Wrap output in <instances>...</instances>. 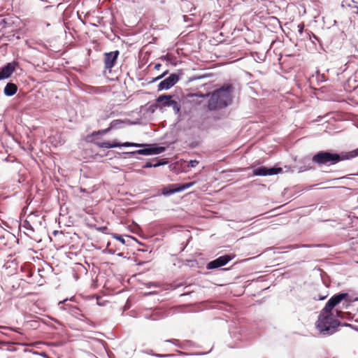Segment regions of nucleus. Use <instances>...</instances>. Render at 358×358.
<instances>
[{
  "mask_svg": "<svg viewBox=\"0 0 358 358\" xmlns=\"http://www.w3.org/2000/svg\"><path fill=\"white\" fill-rule=\"evenodd\" d=\"M348 296L347 293H340L333 296L321 310L316 322L317 329L324 335H331L337 331L341 322L337 317H343V312L334 310V308L339 304L342 300Z\"/></svg>",
  "mask_w": 358,
  "mask_h": 358,
  "instance_id": "nucleus-1",
  "label": "nucleus"
},
{
  "mask_svg": "<svg viewBox=\"0 0 358 358\" xmlns=\"http://www.w3.org/2000/svg\"><path fill=\"white\" fill-rule=\"evenodd\" d=\"M234 87L231 83H226L214 90L208 101L210 110H220L231 105L233 101Z\"/></svg>",
  "mask_w": 358,
  "mask_h": 358,
  "instance_id": "nucleus-2",
  "label": "nucleus"
},
{
  "mask_svg": "<svg viewBox=\"0 0 358 358\" xmlns=\"http://www.w3.org/2000/svg\"><path fill=\"white\" fill-rule=\"evenodd\" d=\"M343 159V156L341 157L338 154H332L325 151H320L313 157V162L318 165L334 164Z\"/></svg>",
  "mask_w": 358,
  "mask_h": 358,
  "instance_id": "nucleus-3",
  "label": "nucleus"
},
{
  "mask_svg": "<svg viewBox=\"0 0 358 358\" xmlns=\"http://www.w3.org/2000/svg\"><path fill=\"white\" fill-rule=\"evenodd\" d=\"M96 145L99 148H117V147H136V148H140L144 146L143 144L136 143H130V142H125L123 143H117V142H96Z\"/></svg>",
  "mask_w": 358,
  "mask_h": 358,
  "instance_id": "nucleus-4",
  "label": "nucleus"
},
{
  "mask_svg": "<svg viewBox=\"0 0 358 358\" xmlns=\"http://www.w3.org/2000/svg\"><path fill=\"white\" fill-rule=\"evenodd\" d=\"M166 148L162 146H157V145H151L150 148L138 150L134 152H127L128 154L131 155H157L164 152Z\"/></svg>",
  "mask_w": 358,
  "mask_h": 358,
  "instance_id": "nucleus-5",
  "label": "nucleus"
},
{
  "mask_svg": "<svg viewBox=\"0 0 358 358\" xmlns=\"http://www.w3.org/2000/svg\"><path fill=\"white\" fill-rule=\"evenodd\" d=\"M234 257V255H226L221 256L216 259L210 262L207 264L208 269H214L219 268L220 266L226 265L229 261H231Z\"/></svg>",
  "mask_w": 358,
  "mask_h": 358,
  "instance_id": "nucleus-6",
  "label": "nucleus"
},
{
  "mask_svg": "<svg viewBox=\"0 0 358 358\" xmlns=\"http://www.w3.org/2000/svg\"><path fill=\"white\" fill-rule=\"evenodd\" d=\"M119 55L120 52L118 50L104 54L103 62L106 69L110 70L115 66Z\"/></svg>",
  "mask_w": 358,
  "mask_h": 358,
  "instance_id": "nucleus-7",
  "label": "nucleus"
},
{
  "mask_svg": "<svg viewBox=\"0 0 358 358\" xmlns=\"http://www.w3.org/2000/svg\"><path fill=\"white\" fill-rule=\"evenodd\" d=\"M179 80V76L176 73L171 74L158 85V90H169L175 85Z\"/></svg>",
  "mask_w": 358,
  "mask_h": 358,
  "instance_id": "nucleus-8",
  "label": "nucleus"
},
{
  "mask_svg": "<svg viewBox=\"0 0 358 358\" xmlns=\"http://www.w3.org/2000/svg\"><path fill=\"white\" fill-rule=\"evenodd\" d=\"M282 171L281 168H271L268 169L265 166H261L253 170L255 176H272L275 175Z\"/></svg>",
  "mask_w": 358,
  "mask_h": 358,
  "instance_id": "nucleus-9",
  "label": "nucleus"
},
{
  "mask_svg": "<svg viewBox=\"0 0 358 358\" xmlns=\"http://www.w3.org/2000/svg\"><path fill=\"white\" fill-rule=\"evenodd\" d=\"M16 63H8L3 68L0 69V80L9 78L15 70Z\"/></svg>",
  "mask_w": 358,
  "mask_h": 358,
  "instance_id": "nucleus-10",
  "label": "nucleus"
},
{
  "mask_svg": "<svg viewBox=\"0 0 358 358\" xmlns=\"http://www.w3.org/2000/svg\"><path fill=\"white\" fill-rule=\"evenodd\" d=\"M156 101L160 106L169 107L172 101V96L169 94L161 95L156 99Z\"/></svg>",
  "mask_w": 358,
  "mask_h": 358,
  "instance_id": "nucleus-11",
  "label": "nucleus"
},
{
  "mask_svg": "<svg viewBox=\"0 0 358 358\" xmlns=\"http://www.w3.org/2000/svg\"><path fill=\"white\" fill-rule=\"evenodd\" d=\"M17 91V86L13 83H8L6 84V87L3 90V93L5 95L8 96H11L14 95Z\"/></svg>",
  "mask_w": 358,
  "mask_h": 358,
  "instance_id": "nucleus-12",
  "label": "nucleus"
},
{
  "mask_svg": "<svg viewBox=\"0 0 358 358\" xmlns=\"http://www.w3.org/2000/svg\"><path fill=\"white\" fill-rule=\"evenodd\" d=\"M194 184H195V182H187V183H184L182 185H172L171 186L174 187V189H173V190H170L169 192H180V191L185 190L187 188L192 187Z\"/></svg>",
  "mask_w": 358,
  "mask_h": 358,
  "instance_id": "nucleus-13",
  "label": "nucleus"
},
{
  "mask_svg": "<svg viewBox=\"0 0 358 358\" xmlns=\"http://www.w3.org/2000/svg\"><path fill=\"white\" fill-rule=\"evenodd\" d=\"M166 164V161H158L157 162H156L155 164H152L151 162H146L143 166V168L144 169H147V168H151V167H158L161 165H164V164Z\"/></svg>",
  "mask_w": 358,
  "mask_h": 358,
  "instance_id": "nucleus-14",
  "label": "nucleus"
},
{
  "mask_svg": "<svg viewBox=\"0 0 358 358\" xmlns=\"http://www.w3.org/2000/svg\"><path fill=\"white\" fill-rule=\"evenodd\" d=\"M358 156V148L351 152L346 153L345 155H343V159H348L351 158H354Z\"/></svg>",
  "mask_w": 358,
  "mask_h": 358,
  "instance_id": "nucleus-15",
  "label": "nucleus"
},
{
  "mask_svg": "<svg viewBox=\"0 0 358 358\" xmlns=\"http://www.w3.org/2000/svg\"><path fill=\"white\" fill-rule=\"evenodd\" d=\"M169 107H172L173 109L176 112L178 113L180 109V104L176 101L172 99V101L171 102V105H169Z\"/></svg>",
  "mask_w": 358,
  "mask_h": 358,
  "instance_id": "nucleus-16",
  "label": "nucleus"
},
{
  "mask_svg": "<svg viewBox=\"0 0 358 358\" xmlns=\"http://www.w3.org/2000/svg\"><path fill=\"white\" fill-rule=\"evenodd\" d=\"M112 237L115 238L116 240L120 241L122 244L125 243L124 239L122 238V236L117 234H112Z\"/></svg>",
  "mask_w": 358,
  "mask_h": 358,
  "instance_id": "nucleus-17",
  "label": "nucleus"
},
{
  "mask_svg": "<svg viewBox=\"0 0 358 358\" xmlns=\"http://www.w3.org/2000/svg\"><path fill=\"white\" fill-rule=\"evenodd\" d=\"M110 130V127H108L105 129H101L98 131H94V132H93L92 135L95 136V135H98V134H105L108 133Z\"/></svg>",
  "mask_w": 358,
  "mask_h": 358,
  "instance_id": "nucleus-18",
  "label": "nucleus"
},
{
  "mask_svg": "<svg viewBox=\"0 0 358 358\" xmlns=\"http://www.w3.org/2000/svg\"><path fill=\"white\" fill-rule=\"evenodd\" d=\"M168 72H169L168 71H164L162 74H161V75L158 76L157 77H156V78H153V80H152V82L153 83V82H155V81H157V80H158L162 79V78H164L166 74H168Z\"/></svg>",
  "mask_w": 358,
  "mask_h": 358,
  "instance_id": "nucleus-19",
  "label": "nucleus"
},
{
  "mask_svg": "<svg viewBox=\"0 0 358 358\" xmlns=\"http://www.w3.org/2000/svg\"><path fill=\"white\" fill-rule=\"evenodd\" d=\"M199 164V162L197 160H191L189 164V167H195Z\"/></svg>",
  "mask_w": 358,
  "mask_h": 358,
  "instance_id": "nucleus-20",
  "label": "nucleus"
},
{
  "mask_svg": "<svg viewBox=\"0 0 358 358\" xmlns=\"http://www.w3.org/2000/svg\"><path fill=\"white\" fill-rule=\"evenodd\" d=\"M170 190H173V189H170L169 187H165L163 189V194H173V192H169Z\"/></svg>",
  "mask_w": 358,
  "mask_h": 358,
  "instance_id": "nucleus-21",
  "label": "nucleus"
},
{
  "mask_svg": "<svg viewBox=\"0 0 358 358\" xmlns=\"http://www.w3.org/2000/svg\"><path fill=\"white\" fill-rule=\"evenodd\" d=\"M303 28H304L303 23H301L298 25V29H299V32L300 33V34H303Z\"/></svg>",
  "mask_w": 358,
  "mask_h": 358,
  "instance_id": "nucleus-22",
  "label": "nucleus"
},
{
  "mask_svg": "<svg viewBox=\"0 0 358 358\" xmlns=\"http://www.w3.org/2000/svg\"><path fill=\"white\" fill-rule=\"evenodd\" d=\"M161 67H162V64L159 63L155 64V66H154L155 69H156V70H159Z\"/></svg>",
  "mask_w": 358,
  "mask_h": 358,
  "instance_id": "nucleus-23",
  "label": "nucleus"
},
{
  "mask_svg": "<svg viewBox=\"0 0 358 358\" xmlns=\"http://www.w3.org/2000/svg\"><path fill=\"white\" fill-rule=\"evenodd\" d=\"M57 233H58V231H55L53 232V234H57Z\"/></svg>",
  "mask_w": 358,
  "mask_h": 358,
  "instance_id": "nucleus-24",
  "label": "nucleus"
},
{
  "mask_svg": "<svg viewBox=\"0 0 358 358\" xmlns=\"http://www.w3.org/2000/svg\"><path fill=\"white\" fill-rule=\"evenodd\" d=\"M292 358H294V357H292Z\"/></svg>",
  "mask_w": 358,
  "mask_h": 358,
  "instance_id": "nucleus-25",
  "label": "nucleus"
}]
</instances>
